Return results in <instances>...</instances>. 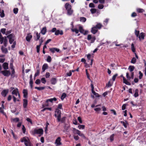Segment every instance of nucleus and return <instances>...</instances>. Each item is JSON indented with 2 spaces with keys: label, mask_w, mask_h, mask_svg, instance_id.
Returning <instances> with one entry per match:
<instances>
[{
  "label": "nucleus",
  "mask_w": 146,
  "mask_h": 146,
  "mask_svg": "<svg viewBox=\"0 0 146 146\" xmlns=\"http://www.w3.org/2000/svg\"><path fill=\"white\" fill-rule=\"evenodd\" d=\"M104 6L102 4H99L98 6V8L100 9H102L103 8Z\"/></svg>",
  "instance_id": "4d7b16f0"
},
{
  "label": "nucleus",
  "mask_w": 146,
  "mask_h": 146,
  "mask_svg": "<svg viewBox=\"0 0 146 146\" xmlns=\"http://www.w3.org/2000/svg\"><path fill=\"white\" fill-rule=\"evenodd\" d=\"M121 123L123 124L125 128H127V125L128 124V123H127L126 121H125V122H124L123 121H121Z\"/></svg>",
  "instance_id": "393cba45"
},
{
  "label": "nucleus",
  "mask_w": 146,
  "mask_h": 146,
  "mask_svg": "<svg viewBox=\"0 0 146 146\" xmlns=\"http://www.w3.org/2000/svg\"><path fill=\"white\" fill-rule=\"evenodd\" d=\"M1 49L2 52L3 53L6 54L8 53V51L7 48L4 47L3 46H1Z\"/></svg>",
  "instance_id": "9d476101"
},
{
  "label": "nucleus",
  "mask_w": 146,
  "mask_h": 146,
  "mask_svg": "<svg viewBox=\"0 0 146 146\" xmlns=\"http://www.w3.org/2000/svg\"><path fill=\"white\" fill-rule=\"evenodd\" d=\"M134 68V67L133 66H130L129 67V69L131 72L133 70Z\"/></svg>",
  "instance_id": "4c0bfd02"
},
{
  "label": "nucleus",
  "mask_w": 146,
  "mask_h": 146,
  "mask_svg": "<svg viewBox=\"0 0 146 146\" xmlns=\"http://www.w3.org/2000/svg\"><path fill=\"white\" fill-rule=\"evenodd\" d=\"M46 60L48 62H51V58L50 56H48Z\"/></svg>",
  "instance_id": "3c124183"
},
{
  "label": "nucleus",
  "mask_w": 146,
  "mask_h": 146,
  "mask_svg": "<svg viewBox=\"0 0 146 146\" xmlns=\"http://www.w3.org/2000/svg\"><path fill=\"white\" fill-rule=\"evenodd\" d=\"M136 58L135 57H133L131 61V62L133 64H135L136 62Z\"/></svg>",
  "instance_id": "37998d69"
},
{
  "label": "nucleus",
  "mask_w": 146,
  "mask_h": 146,
  "mask_svg": "<svg viewBox=\"0 0 146 146\" xmlns=\"http://www.w3.org/2000/svg\"><path fill=\"white\" fill-rule=\"evenodd\" d=\"M79 31L82 33H84V30L83 28V27L81 26H80L79 27Z\"/></svg>",
  "instance_id": "58836bf2"
},
{
  "label": "nucleus",
  "mask_w": 146,
  "mask_h": 146,
  "mask_svg": "<svg viewBox=\"0 0 146 146\" xmlns=\"http://www.w3.org/2000/svg\"><path fill=\"white\" fill-rule=\"evenodd\" d=\"M15 36L14 34L11 33L7 36V37L9 39V42L10 44H12L14 42Z\"/></svg>",
  "instance_id": "f03ea898"
},
{
  "label": "nucleus",
  "mask_w": 146,
  "mask_h": 146,
  "mask_svg": "<svg viewBox=\"0 0 146 146\" xmlns=\"http://www.w3.org/2000/svg\"><path fill=\"white\" fill-rule=\"evenodd\" d=\"M9 90L8 89L4 90L2 91L1 94L2 96L5 97L6 96Z\"/></svg>",
  "instance_id": "423d86ee"
},
{
  "label": "nucleus",
  "mask_w": 146,
  "mask_h": 146,
  "mask_svg": "<svg viewBox=\"0 0 146 146\" xmlns=\"http://www.w3.org/2000/svg\"><path fill=\"white\" fill-rule=\"evenodd\" d=\"M40 45H38L36 46V50H37V52L38 53L40 51Z\"/></svg>",
  "instance_id": "13d9d810"
},
{
  "label": "nucleus",
  "mask_w": 146,
  "mask_h": 146,
  "mask_svg": "<svg viewBox=\"0 0 146 146\" xmlns=\"http://www.w3.org/2000/svg\"><path fill=\"white\" fill-rule=\"evenodd\" d=\"M23 93V97L25 98H27L28 95V91L27 90L24 89Z\"/></svg>",
  "instance_id": "f3484780"
},
{
  "label": "nucleus",
  "mask_w": 146,
  "mask_h": 146,
  "mask_svg": "<svg viewBox=\"0 0 146 146\" xmlns=\"http://www.w3.org/2000/svg\"><path fill=\"white\" fill-rule=\"evenodd\" d=\"M74 132L77 134H78V133H79L78 131H80L76 129L75 128H73Z\"/></svg>",
  "instance_id": "864d4df0"
},
{
  "label": "nucleus",
  "mask_w": 146,
  "mask_h": 146,
  "mask_svg": "<svg viewBox=\"0 0 146 146\" xmlns=\"http://www.w3.org/2000/svg\"><path fill=\"white\" fill-rule=\"evenodd\" d=\"M89 7L91 8H94L95 7V5L94 3H90L89 4Z\"/></svg>",
  "instance_id": "69168bd1"
},
{
  "label": "nucleus",
  "mask_w": 146,
  "mask_h": 146,
  "mask_svg": "<svg viewBox=\"0 0 146 146\" xmlns=\"http://www.w3.org/2000/svg\"><path fill=\"white\" fill-rule=\"evenodd\" d=\"M36 35L37 36V38H35V40L36 41H37L38 40L40 37V34H38V32H37L36 33Z\"/></svg>",
  "instance_id": "473e14b6"
},
{
  "label": "nucleus",
  "mask_w": 146,
  "mask_h": 146,
  "mask_svg": "<svg viewBox=\"0 0 146 146\" xmlns=\"http://www.w3.org/2000/svg\"><path fill=\"white\" fill-rule=\"evenodd\" d=\"M127 105L126 104H123L122 106V110H124L126 109V107Z\"/></svg>",
  "instance_id": "052dcab7"
},
{
  "label": "nucleus",
  "mask_w": 146,
  "mask_h": 146,
  "mask_svg": "<svg viewBox=\"0 0 146 146\" xmlns=\"http://www.w3.org/2000/svg\"><path fill=\"white\" fill-rule=\"evenodd\" d=\"M32 37V36L31 35H28L26 37V39L27 41L29 42Z\"/></svg>",
  "instance_id": "aec40b11"
},
{
  "label": "nucleus",
  "mask_w": 146,
  "mask_h": 146,
  "mask_svg": "<svg viewBox=\"0 0 146 146\" xmlns=\"http://www.w3.org/2000/svg\"><path fill=\"white\" fill-rule=\"evenodd\" d=\"M126 77L128 80L133 78V74H126Z\"/></svg>",
  "instance_id": "6e6552de"
},
{
  "label": "nucleus",
  "mask_w": 146,
  "mask_h": 146,
  "mask_svg": "<svg viewBox=\"0 0 146 146\" xmlns=\"http://www.w3.org/2000/svg\"><path fill=\"white\" fill-rule=\"evenodd\" d=\"M18 9L17 8H15L13 9V12L15 14H17L18 12Z\"/></svg>",
  "instance_id": "09e8293b"
},
{
  "label": "nucleus",
  "mask_w": 146,
  "mask_h": 146,
  "mask_svg": "<svg viewBox=\"0 0 146 146\" xmlns=\"http://www.w3.org/2000/svg\"><path fill=\"white\" fill-rule=\"evenodd\" d=\"M61 140V138L60 137H58L55 141V143L57 145H62V144L61 143L60 141Z\"/></svg>",
  "instance_id": "0eeeda50"
},
{
  "label": "nucleus",
  "mask_w": 146,
  "mask_h": 146,
  "mask_svg": "<svg viewBox=\"0 0 146 146\" xmlns=\"http://www.w3.org/2000/svg\"><path fill=\"white\" fill-rule=\"evenodd\" d=\"M21 141L22 142H24L25 143L27 141V140L25 137H23V138L21 139Z\"/></svg>",
  "instance_id": "603ef678"
},
{
  "label": "nucleus",
  "mask_w": 146,
  "mask_h": 146,
  "mask_svg": "<svg viewBox=\"0 0 146 146\" xmlns=\"http://www.w3.org/2000/svg\"><path fill=\"white\" fill-rule=\"evenodd\" d=\"M136 11L138 13H142L145 12V10L143 9L139 8L137 9Z\"/></svg>",
  "instance_id": "bb28decb"
},
{
  "label": "nucleus",
  "mask_w": 146,
  "mask_h": 146,
  "mask_svg": "<svg viewBox=\"0 0 146 146\" xmlns=\"http://www.w3.org/2000/svg\"><path fill=\"white\" fill-rule=\"evenodd\" d=\"M28 105V101L26 99L23 100V106L24 108H26Z\"/></svg>",
  "instance_id": "f8f14e48"
},
{
  "label": "nucleus",
  "mask_w": 146,
  "mask_h": 146,
  "mask_svg": "<svg viewBox=\"0 0 146 146\" xmlns=\"http://www.w3.org/2000/svg\"><path fill=\"white\" fill-rule=\"evenodd\" d=\"M123 83H125L126 85H131V84L127 81L126 79L124 77H123Z\"/></svg>",
  "instance_id": "5701e85b"
},
{
  "label": "nucleus",
  "mask_w": 146,
  "mask_h": 146,
  "mask_svg": "<svg viewBox=\"0 0 146 146\" xmlns=\"http://www.w3.org/2000/svg\"><path fill=\"white\" fill-rule=\"evenodd\" d=\"M145 34V33L143 32L140 33V35L138 36L140 40H141V39H143L144 38Z\"/></svg>",
  "instance_id": "dca6fc26"
},
{
  "label": "nucleus",
  "mask_w": 146,
  "mask_h": 146,
  "mask_svg": "<svg viewBox=\"0 0 146 146\" xmlns=\"http://www.w3.org/2000/svg\"><path fill=\"white\" fill-rule=\"evenodd\" d=\"M2 66L4 69L6 70L8 68V64L7 62L4 63L3 64Z\"/></svg>",
  "instance_id": "a211bd4d"
},
{
  "label": "nucleus",
  "mask_w": 146,
  "mask_h": 146,
  "mask_svg": "<svg viewBox=\"0 0 146 146\" xmlns=\"http://www.w3.org/2000/svg\"><path fill=\"white\" fill-rule=\"evenodd\" d=\"M135 34L137 36V37H138L139 35V31H137L136 30H135Z\"/></svg>",
  "instance_id": "8fccbe9b"
},
{
  "label": "nucleus",
  "mask_w": 146,
  "mask_h": 146,
  "mask_svg": "<svg viewBox=\"0 0 146 146\" xmlns=\"http://www.w3.org/2000/svg\"><path fill=\"white\" fill-rule=\"evenodd\" d=\"M6 30V29H2L1 30V31L3 34H5V33Z\"/></svg>",
  "instance_id": "0e129e2a"
},
{
  "label": "nucleus",
  "mask_w": 146,
  "mask_h": 146,
  "mask_svg": "<svg viewBox=\"0 0 146 146\" xmlns=\"http://www.w3.org/2000/svg\"><path fill=\"white\" fill-rule=\"evenodd\" d=\"M43 130L41 128H39L38 129H35L34 130V134H39L40 135L39 136H40L41 135L43 134Z\"/></svg>",
  "instance_id": "20e7f679"
},
{
  "label": "nucleus",
  "mask_w": 146,
  "mask_h": 146,
  "mask_svg": "<svg viewBox=\"0 0 146 146\" xmlns=\"http://www.w3.org/2000/svg\"><path fill=\"white\" fill-rule=\"evenodd\" d=\"M137 16V14L135 12H133L131 15V17H135Z\"/></svg>",
  "instance_id": "774afa93"
},
{
  "label": "nucleus",
  "mask_w": 146,
  "mask_h": 146,
  "mask_svg": "<svg viewBox=\"0 0 146 146\" xmlns=\"http://www.w3.org/2000/svg\"><path fill=\"white\" fill-rule=\"evenodd\" d=\"M13 94H18V96L19 98L20 99V95L19 93V90L18 89L16 88V89L13 90L12 93Z\"/></svg>",
  "instance_id": "9b49d317"
},
{
  "label": "nucleus",
  "mask_w": 146,
  "mask_h": 146,
  "mask_svg": "<svg viewBox=\"0 0 146 146\" xmlns=\"http://www.w3.org/2000/svg\"><path fill=\"white\" fill-rule=\"evenodd\" d=\"M51 82L52 84H55L56 82V79L55 78H52L51 80Z\"/></svg>",
  "instance_id": "b1692460"
},
{
  "label": "nucleus",
  "mask_w": 146,
  "mask_h": 146,
  "mask_svg": "<svg viewBox=\"0 0 146 146\" xmlns=\"http://www.w3.org/2000/svg\"><path fill=\"white\" fill-rule=\"evenodd\" d=\"M46 32V27H44L42 28L41 30V33L42 34L44 35L45 34Z\"/></svg>",
  "instance_id": "4be33fe9"
},
{
  "label": "nucleus",
  "mask_w": 146,
  "mask_h": 146,
  "mask_svg": "<svg viewBox=\"0 0 146 146\" xmlns=\"http://www.w3.org/2000/svg\"><path fill=\"white\" fill-rule=\"evenodd\" d=\"M55 113L54 116L56 117H57V119H58L61 117V111L58 109H56L55 111Z\"/></svg>",
  "instance_id": "7ed1b4c3"
},
{
  "label": "nucleus",
  "mask_w": 146,
  "mask_h": 146,
  "mask_svg": "<svg viewBox=\"0 0 146 146\" xmlns=\"http://www.w3.org/2000/svg\"><path fill=\"white\" fill-rule=\"evenodd\" d=\"M55 34L56 35H58L59 34L62 35L63 34V32L62 31H60L59 30H58L55 31Z\"/></svg>",
  "instance_id": "6ab92c4d"
},
{
  "label": "nucleus",
  "mask_w": 146,
  "mask_h": 146,
  "mask_svg": "<svg viewBox=\"0 0 146 146\" xmlns=\"http://www.w3.org/2000/svg\"><path fill=\"white\" fill-rule=\"evenodd\" d=\"M13 120L14 121L17 122H18L19 119V118L16 117L13 119Z\"/></svg>",
  "instance_id": "5fc2aeb1"
},
{
  "label": "nucleus",
  "mask_w": 146,
  "mask_h": 146,
  "mask_svg": "<svg viewBox=\"0 0 146 146\" xmlns=\"http://www.w3.org/2000/svg\"><path fill=\"white\" fill-rule=\"evenodd\" d=\"M78 127L79 129H84L85 128V125H79Z\"/></svg>",
  "instance_id": "de8ad7c7"
},
{
  "label": "nucleus",
  "mask_w": 146,
  "mask_h": 146,
  "mask_svg": "<svg viewBox=\"0 0 146 146\" xmlns=\"http://www.w3.org/2000/svg\"><path fill=\"white\" fill-rule=\"evenodd\" d=\"M79 133H78V135L81 137H83V138H84V139H85L86 138V137L85 136H84V135L80 131H78Z\"/></svg>",
  "instance_id": "7c9ffc66"
},
{
  "label": "nucleus",
  "mask_w": 146,
  "mask_h": 146,
  "mask_svg": "<svg viewBox=\"0 0 146 146\" xmlns=\"http://www.w3.org/2000/svg\"><path fill=\"white\" fill-rule=\"evenodd\" d=\"M57 100V99L56 98H50L47 99L46 101V103H48V102H52L53 101H56Z\"/></svg>",
  "instance_id": "412c9836"
},
{
  "label": "nucleus",
  "mask_w": 146,
  "mask_h": 146,
  "mask_svg": "<svg viewBox=\"0 0 146 146\" xmlns=\"http://www.w3.org/2000/svg\"><path fill=\"white\" fill-rule=\"evenodd\" d=\"M71 30L73 32H75L76 34H77L79 32V30L76 28H72Z\"/></svg>",
  "instance_id": "2f4dec72"
},
{
  "label": "nucleus",
  "mask_w": 146,
  "mask_h": 146,
  "mask_svg": "<svg viewBox=\"0 0 146 146\" xmlns=\"http://www.w3.org/2000/svg\"><path fill=\"white\" fill-rule=\"evenodd\" d=\"M5 38H4L3 36L0 37V43L1 44H2L4 41Z\"/></svg>",
  "instance_id": "ea45409f"
},
{
  "label": "nucleus",
  "mask_w": 146,
  "mask_h": 146,
  "mask_svg": "<svg viewBox=\"0 0 146 146\" xmlns=\"http://www.w3.org/2000/svg\"><path fill=\"white\" fill-rule=\"evenodd\" d=\"M33 79H30V81L29 84H30V87L31 88H32L33 87Z\"/></svg>",
  "instance_id": "79ce46f5"
},
{
  "label": "nucleus",
  "mask_w": 146,
  "mask_h": 146,
  "mask_svg": "<svg viewBox=\"0 0 146 146\" xmlns=\"http://www.w3.org/2000/svg\"><path fill=\"white\" fill-rule=\"evenodd\" d=\"M41 81L42 83L44 84H45L46 82V80L44 78H42L41 79Z\"/></svg>",
  "instance_id": "e2e57ef3"
},
{
  "label": "nucleus",
  "mask_w": 146,
  "mask_h": 146,
  "mask_svg": "<svg viewBox=\"0 0 146 146\" xmlns=\"http://www.w3.org/2000/svg\"><path fill=\"white\" fill-rule=\"evenodd\" d=\"M114 134H112L111 135L110 138V140L111 141H112L114 140Z\"/></svg>",
  "instance_id": "bf43d9fd"
},
{
  "label": "nucleus",
  "mask_w": 146,
  "mask_h": 146,
  "mask_svg": "<svg viewBox=\"0 0 146 146\" xmlns=\"http://www.w3.org/2000/svg\"><path fill=\"white\" fill-rule=\"evenodd\" d=\"M90 11L92 13L94 14L96 13V9L94 8L91 9H90Z\"/></svg>",
  "instance_id": "c03bdc74"
},
{
  "label": "nucleus",
  "mask_w": 146,
  "mask_h": 146,
  "mask_svg": "<svg viewBox=\"0 0 146 146\" xmlns=\"http://www.w3.org/2000/svg\"><path fill=\"white\" fill-rule=\"evenodd\" d=\"M65 8L67 11V14L69 16L71 15L74 11L72 9V6L68 3H66L65 5Z\"/></svg>",
  "instance_id": "f257e3e1"
},
{
  "label": "nucleus",
  "mask_w": 146,
  "mask_h": 146,
  "mask_svg": "<svg viewBox=\"0 0 146 146\" xmlns=\"http://www.w3.org/2000/svg\"><path fill=\"white\" fill-rule=\"evenodd\" d=\"M98 31V29L95 27H93L92 28L91 32L94 34H95Z\"/></svg>",
  "instance_id": "4468645a"
},
{
  "label": "nucleus",
  "mask_w": 146,
  "mask_h": 146,
  "mask_svg": "<svg viewBox=\"0 0 146 146\" xmlns=\"http://www.w3.org/2000/svg\"><path fill=\"white\" fill-rule=\"evenodd\" d=\"M138 90L137 89H136L135 90V94H134V96L135 97H138L139 96L138 95Z\"/></svg>",
  "instance_id": "c9c22d12"
},
{
  "label": "nucleus",
  "mask_w": 146,
  "mask_h": 146,
  "mask_svg": "<svg viewBox=\"0 0 146 146\" xmlns=\"http://www.w3.org/2000/svg\"><path fill=\"white\" fill-rule=\"evenodd\" d=\"M102 26L100 23H98L95 26L98 29H100Z\"/></svg>",
  "instance_id": "a878e982"
},
{
  "label": "nucleus",
  "mask_w": 146,
  "mask_h": 146,
  "mask_svg": "<svg viewBox=\"0 0 146 146\" xmlns=\"http://www.w3.org/2000/svg\"><path fill=\"white\" fill-rule=\"evenodd\" d=\"M11 132L12 134L13 135V138L15 139H16L17 138V136L15 135V134L14 133V132L13 131V130H11Z\"/></svg>",
  "instance_id": "49530a36"
},
{
  "label": "nucleus",
  "mask_w": 146,
  "mask_h": 146,
  "mask_svg": "<svg viewBox=\"0 0 146 146\" xmlns=\"http://www.w3.org/2000/svg\"><path fill=\"white\" fill-rule=\"evenodd\" d=\"M66 119V117H63L61 119V117H60L59 118V120H58V119H57L58 121V122L60 121L62 123H65V119Z\"/></svg>",
  "instance_id": "2eb2a0df"
},
{
  "label": "nucleus",
  "mask_w": 146,
  "mask_h": 146,
  "mask_svg": "<svg viewBox=\"0 0 146 146\" xmlns=\"http://www.w3.org/2000/svg\"><path fill=\"white\" fill-rule=\"evenodd\" d=\"M92 93L96 97H100L99 95L98 94L95 92V91L93 90L92 91Z\"/></svg>",
  "instance_id": "c85d7f7f"
},
{
  "label": "nucleus",
  "mask_w": 146,
  "mask_h": 146,
  "mask_svg": "<svg viewBox=\"0 0 146 146\" xmlns=\"http://www.w3.org/2000/svg\"><path fill=\"white\" fill-rule=\"evenodd\" d=\"M7 40L6 38V37L5 36L4 41L3 42L4 47H6L7 46Z\"/></svg>",
  "instance_id": "cd10ccee"
},
{
  "label": "nucleus",
  "mask_w": 146,
  "mask_h": 146,
  "mask_svg": "<svg viewBox=\"0 0 146 146\" xmlns=\"http://www.w3.org/2000/svg\"><path fill=\"white\" fill-rule=\"evenodd\" d=\"M86 20V19L85 17H82L80 18V21L83 22H85Z\"/></svg>",
  "instance_id": "c756f323"
},
{
  "label": "nucleus",
  "mask_w": 146,
  "mask_h": 146,
  "mask_svg": "<svg viewBox=\"0 0 146 146\" xmlns=\"http://www.w3.org/2000/svg\"><path fill=\"white\" fill-rule=\"evenodd\" d=\"M49 49L50 51L52 53H54L55 51L58 52L60 51V50L59 49L56 48H50Z\"/></svg>",
  "instance_id": "1a4fd4ad"
},
{
  "label": "nucleus",
  "mask_w": 146,
  "mask_h": 146,
  "mask_svg": "<svg viewBox=\"0 0 146 146\" xmlns=\"http://www.w3.org/2000/svg\"><path fill=\"white\" fill-rule=\"evenodd\" d=\"M58 108L57 109H62V104H59L58 106Z\"/></svg>",
  "instance_id": "338daca9"
},
{
  "label": "nucleus",
  "mask_w": 146,
  "mask_h": 146,
  "mask_svg": "<svg viewBox=\"0 0 146 146\" xmlns=\"http://www.w3.org/2000/svg\"><path fill=\"white\" fill-rule=\"evenodd\" d=\"M48 66L47 64L46 63L44 64L42 67V72H44L45 70L48 68Z\"/></svg>",
  "instance_id": "ddd939ff"
},
{
  "label": "nucleus",
  "mask_w": 146,
  "mask_h": 146,
  "mask_svg": "<svg viewBox=\"0 0 146 146\" xmlns=\"http://www.w3.org/2000/svg\"><path fill=\"white\" fill-rule=\"evenodd\" d=\"M87 39L88 40H91V43H93L96 40V38L95 36H92L91 35H88Z\"/></svg>",
  "instance_id": "39448f33"
},
{
  "label": "nucleus",
  "mask_w": 146,
  "mask_h": 146,
  "mask_svg": "<svg viewBox=\"0 0 146 146\" xmlns=\"http://www.w3.org/2000/svg\"><path fill=\"white\" fill-rule=\"evenodd\" d=\"M35 88L36 89H37L38 90H43L45 88V87H35Z\"/></svg>",
  "instance_id": "e433bc0d"
},
{
  "label": "nucleus",
  "mask_w": 146,
  "mask_h": 146,
  "mask_svg": "<svg viewBox=\"0 0 146 146\" xmlns=\"http://www.w3.org/2000/svg\"><path fill=\"white\" fill-rule=\"evenodd\" d=\"M52 108H44L43 110H41L42 111H44L45 110H48L50 111H51L52 110Z\"/></svg>",
  "instance_id": "a19ab883"
},
{
  "label": "nucleus",
  "mask_w": 146,
  "mask_h": 146,
  "mask_svg": "<svg viewBox=\"0 0 146 146\" xmlns=\"http://www.w3.org/2000/svg\"><path fill=\"white\" fill-rule=\"evenodd\" d=\"M64 128L67 131L69 128V126H68V125L66 124L65 123Z\"/></svg>",
  "instance_id": "a18cd8bd"
},
{
  "label": "nucleus",
  "mask_w": 146,
  "mask_h": 146,
  "mask_svg": "<svg viewBox=\"0 0 146 146\" xmlns=\"http://www.w3.org/2000/svg\"><path fill=\"white\" fill-rule=\"evenodd\" d=\"M66 96V94L64 93H63L61 97V99L63 100Z\"/></svg>",
  "instance_id": "72a5a7b5"
},
{
  "label": "nucleus",
  "mask_w": 146,
  "mask_h": 146,
  "mask_svg": "<svg viewBox=\"0 0 146 146\" xmlns=\"http://www.w3.org/2000/svg\"><path fill=\"white\" fill-rule=\"evenodd\" d=\"M10 68L12 70V73H14L15 72L14 69L13 68V64L12 63H10Z\"/></svg>",
  "instance_id": "f704fd0d"
},
{
  "label": "nucleus",
  "mask_w": 146,
  "mask_h": 146,
  "mask_svg": "<svg viewBox=\"0 0 146 146\" xmlns=\"http://www.w3.org/2000/svg\"><path fill=\"white\" fill-rule=\"evenodd\" d=\"M16 44V41H14L13 43V44L11 45V47L12 48H15Z\"/></svg>",
  "instance_id": "680f3d73"
},
{
  "label": "nucleus",
  "mask_w": 146,
  "mask_h": 146,
  "mask_svg": "<svg viewBox=\"0 0 146 146\" xmlns=\"http://www.w3.org/2000/svg\"><path fill=\"white\" fill-rule=\"evenodd\" d=\"M109 20V19H108V18H107V19H106L104 21V25H106L108 22Z\"/></svg>",
  "instance_id": "6e6d98bb"
}]
</instances>
